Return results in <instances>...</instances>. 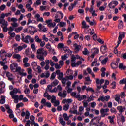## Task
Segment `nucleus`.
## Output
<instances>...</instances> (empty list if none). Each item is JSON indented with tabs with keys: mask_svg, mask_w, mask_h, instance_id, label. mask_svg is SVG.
<instances>
[{
	"mask_svg": "<svg viewBox=\"0 0 126 126\" xmlns=\"http://www.w3.org/2000/svg\"><path fill=\"white\" fill-rule=\"evenodd\" d=\"M110 111V109L109 108H106L104 109L102 108L100 110V118H105L106 116H109V113H108V112Z\"/></svg>",
	"mask_w": 126,
	"mask_h": 126,
	"instance_id": "f257e3e1",
	"label": "nucleus"
},
{
	"mask_svg": "<svg viewBox=\"0 0 126 126\" xmlns=\"http://www.w3.org/2000/svg\"><path fill=\"white\" fill-rule=\"evenodd\" d=\"M21 40L24 43H26V44H29V41L28 40H30V36L27 35L25 37H24V33H22L21 34Z\"/></svg>",
	"mask_w": 126,
	"mask_h": 126,
	"instance_id": "f03ea898",
	"label": "nucleus"
},
{
	"mask_svg": "<svg viewBox=\"0 0 126 126\" xmlns=\"http://www.w3.org/2000/svg\"><path fill=\"white\" fill-rule=\"evenodd\" d=\"M17 93H21V91L19 88H14L13 91L10 92V95L14 96V95H17L14 94H17Z\"/></svg>",
	"mask_w": 126,
	"mask_h": 126,
	"instance_id": "7ed1b4c3",
	"label": "nucleus"
},
{
	"mask_svg": "<svg viewBox=\"0 0 126 126\" xmlns=\"http://www.w3.org/2000/svg\"><path fill=\"white\" fill-rule=\"evenodd\" d=\"M125 34L126 33L122 32V33H121V32L119 33V36L118 37V40L117 41V43H118V45H120L121 44L122 40H123V38H125Z\"/></svg>",
	"mask_w": 126,
	"mask_h": 126,
	"instance_id": "20e7f679",
	"label": "nucleus"
},
{
	"mask_svg": "<svg viewBox=\"0 0 126 126\" xmlns=\"http://www.w3.org/2000/svg\"><path fill=\"white\" fill-rule=\"evenodd\" d=\"M21 117H24L25 116V119L26 120H28L29 119V117L30 116V113L28 111H26V113L24 111H22L21 114Z\"/></svg>",
	"mask_w": 126,
	"mask_h": 126,
	"instance_id": "39448f33",
	"label": "nucleus"
},
{
	"mask_svg": "<svg viewBox=\"0 0 126 126\" xmlns=\"http://www.w3.org/2000/svg\"><path fill=\"white\" fill-rule=\"evenodd\" d=\"M17 66H18V64L17 63H13L10 65V69L11 70V71L14 72V70H15L14 67H17Z\"/></svg>",
	"mask_w": 126,
	"mask_h": 126,
	"instance_id": "423d86ee",
	"label": "nucleus"
},
{
	"mask_svg": "<svg viewBox=\"0 0 126 126\" xmlns=\"http://www.w3.org/2000/svg\"><path fill=\"white\" fill-rule=\"evenodd\" d=\"M100 51L101 53H102V54H105V53H107L108 51V48H107V45L101 46Z\"/></svg>",
	"mask_w": 126,
	"mask_h": 126,
	"instance_id": "0eeeda50",
	"label": "nucleus"
},
{
	"mask_svg": "<svg viewBox=\"0 0 126 126\" xmlns=\"http://www.w3.org/2000/svg\"><path fill=\"white\" fill-rule=\"evenodd\" d=\"M117 109L118 110V111H119L120 114H122V113L125 112V110H126V107H123L122 106H117Z\"/></svg>",
	"mask_w": 126,
	"mask_h": 126,
	"instance_id": "6e6552de",
	"label": "nucleus"
},
{
	"mask_svg": "<svg viewBox=\"0 0 126 126\" xmlns=\"http://www.w3.org/2000/svg\"><path fill=\"white\" fill-rule=\"evenodd\" d=\"M11 97L12 99H14V103H15V104H17L19 100V96H18V95H14L13 96H11Z\"/></svg>",
	"mask_w": 126,
	"mask_h": 126,
	"instance_id": "1a4fd4ad",
	"label": "nucleus"
},
{
	"mask_svg": "<svg viewBox=\"0 0 126 126\" xmlns=\"http://www.w3.org/2000/svg\"><path fill=\"white\" fill-rule=\"evenodd\" d=\"M33 67V70L36 71V70H38V73H41L42 72V69H41V66L37 65L36 66H34Z\"/></svg>",
	"mask_w": 126,
	"mask_h": 126,
	"instance_id": "9d476101",
	"label": "nucleus"
},
{
	"mask_svg": "<svg viewBox=\"0 0 126 126\" xmlns=\"http://www.w3.org/2000/svg\"><path fill=\"white\" fill-rule=\"evenodd\" d=\"M120 84H125L123 89L126 90V78L121 80L119 82Z\"/></svg>",
	"mask_w": 126,
	"mask_h": 126,
	"instance_id": "9b49d317",
	"label": "nucleus"
},
{
	"mask_svg": "<svg viewBox=\"0 0 126 126\" xmlns=\"http://www.w3.org/2000/svg\"><path fill=\"white\" fill-rule=\"evenodd\" d=\"M118 65H119V64H118V63H116V62H113L111 63V67L113 69H116L118 68Z\"/></svg>",
	"mask_w": 126,
	"mask_h": 126,
	"instance_id": "f8f14e48",
	"label": "nucleus"
},
{
	"mask_svg": "<svg viewBox=\"0 0 126 126\" xmlns=\"http://www.w3.org/2000/svg\"><path fill=\"white\" fill-rule=\"evenodd\" d=\"M96 84L99 85V84H103L104 82H105V80L103 79H102L100 80V79H96Z\"/></svg>",
	"mask_w": 126,
	"mask_h": 126,
	"instance_id": "ddd939ff",
	"label": "nucleus"
},
{
	"mask_svg": "<svg viewBox=\"0 0 126 126\" xmlns=\"http://www.w3.org/2000/svg\"><path fill=\"white\" fill-rule=\"evenodd\" d=\"M119 69H121V70H125V69L126 68V66H124V64L123 63H119Z\"/></svg>",
	"mask_w": 126,
	"mask_h": 126,
	"instance_id": "4468645a",
	"label": "nucleus"
},
{
	"mask_svg": "<svg viewBox=\"0 0 126 126\" xmlns=\"http://www.w3.org/2000/svg\"><path fill=\"white\" fill-rule=\"evenodd\" d=\"M73 47H75V51H77L78 52L79 51V49L81 48V46L80 45H77V43L74 44Z\"/></svg>",
	"mask_w": 126,
	"mask_h": 126,
	"instance_id": "2eb2a0df",
	"label": "nucleus"
},
{
	"mask_svg": "<svg viewBox=\"0 0 126 126\" xmlns=\"http://www.w3.org/2000/svg\"><path fill=\"white\" fill-rule=\"evenodd\" d=\"M35 41L36 42V43H41L42 41V40L39 38V36L36 35L34 37Z\"/></svg>",
	"mask_w": 126,
	"mask_h": 126,
	"instance_id": "dca6fc26",
	"label": "nucleus"
},
{
	"mask_svg": "<svg viewBox=\"0 0 126 126\" xmlns=\"http://www.w3.org/2000/svg\"><path fill=\"white\" fill-rule=\"evenodd\" d=\"M1 99L0 100V103L3 104L5 103V97L4 96L2 95L1 96Z\"/></svg>",
	"mask_w": 126,
	"mask_h": 126,
	"instance_id": "f3484780",
	"label": "nucleus"
},
{
	"mask_svg": "<svg viewBox=\"0 0 126 126\" xmlns=\"http://www.w3.org/2000/svg\"><path fill=\"white\" fill-rule=\"evenodd\" d=\"M108 119L109 120L110 123H111V124H113L114 123V119H115V116H112H112H108Z\"/></svg>",
	"mask_w": 126,
	"mask_h": 126,
	"instance_id": "a211bd4d",
	"label": "nucleus"
},
{
	"mask_svg": "<svg viewBox=\"0 0 126 126\" xmlns=\"http://www.w3.org/2000/svg\"><path fill=\"white\" fill-rule=\"evenodd\" d=\"M14 72H18L19 74L20 72H21V67L17 66L15 67Z\"/></svg>",
	"mask_w": 126,
	"mask_h": 126,
	"instance_id": "6ab92c4d",
	"label": "nucleus"
},
{
	"mask_svg": "<svg viewBox=\"0 0 126 126\" xmlns=\"http://www.w3.org/2000/svg\"><path fill=\"white\" fill-rule=\"evenodd\" d=\"M59 121L62 126H65V121H63V118L61 117L59 119Z\"/></svg>",
	"mask_w": 126,
	"mask_h": 126,
	"instance_id": "aec40b11",
	"label": "nucleus"
},
{
	"mask_svg": "<svg viewBox=\"0 0 126 126\" xmlns=\"http://www.w3.org/2000/svg\"><path fill=\"white\" fill-rule=\"evenodd\" d=\"M63 49V51H64L65 52L66 51H68V52H70V54L72 53V51L69 50L68 47L67 46H65V47L64 46Z\"/></svg>",
	"mask_w": 126,
	"mask_h": 126,
	"instance_id": "412c9836",
	"label": "nucleus"
},
{
	"mask_svg": "<svg viewBox=\"0 0 126 126\" xmlns=\"http://www.w3.org/2000/svg\"><path fill=\"white\" fill-rule=\"evenodd\" d=\"M69 109V104H67L63 106V110L64 111H67Z\"/></svg>",
	"mask_w": 126,
	"mask_h": 126,
	"instance_id": "4be33fe9",
	"label": "nucleus"
},
{
	"mask_svg": "<svg viewBox=\"0 0 126 126\" xmlns=\"http://www.w3.org/2000/svg\"><path fill=\"white\" fill-rule=\"evenodd\" d=\"M52 86H57V85H58L59 84V81L57 79L55 80L53 83H52Z\"/></svg>",
	"mask_w": 126,
	"mask_h": 126,
	"instance_id": "5701e85b",
	"label": "nucleus"
},
{
	"mask_svg": "<svg viewBox=\"0 0 126 126\" xmlns=\"http://www.w3.org/2000/svg\"><path fill=\"white\" fill-rule=\"evenodd\" d=\"M108 60H109V58L108 57L105 58L104 59L102 60L101 63L102 64H106L107 62H108Z\"/></svg>",
	"mask_w": 126,
	"mask_h": 126,
	"instance_id": "b1692460",
	"label": "nucleus"
},
{
	"mask_svg": "<svg viewBox=\"0 0 126 126\" xmlns=\"http://www.w3.org/2000/svg\"><path fill=\"white\" fill-rule=\"evenodd\" d=\"M67 86L66 87L65 89L67 90V88H70L71 86V82L68 81L66 83Z\"/></svg>",
	"mask_w": 126,
	"mask_h": 126,
	"instance_id": "393cba45",
	"label": "nucleus"
},
{
	"mask_svg": "<svg viewBox=\"0 0 126 126\" xmlns=\"http://www.w3.org/2000/svg\"><path fill=\"white\" fill-rule=\"evenodd\" d=\"M43 52H44V48L39 49L37 51V53L38 55H42Z\"/></svg>",
	"mask_w": 126,
	"mask_h": 126,
	"instance_id": "a878e982",
	"label": "nucleus"
},
{
	"mask_svg": "<svg viewBox=\"0 0 126 126\" xmlns=\"http://www.w3.org/2000/svg\"><path fill=\"white\" fill-rule=\"evenodd\" d=\"M75 61H76V57L74 55H72L71 57V63L75 62Z\"/></svg>",
	"mask_w": 126,
	"mask_h": 126,
	"instance_id": "bb28decb",
	"label": "nucleus"
},
{
	"mask_svg": "<svg viewBox=\"0 0 126 126\" xmlns=\"http://www.w3.org/2000/svg\"><path fill=\"white\" fill-rule=\"evenodd\" d=\"M67 79L66 78V77L65 78H63L62 79V84L65 85L66 83V81H67Z\"/></svg>",
	"mask_w": 126,
	"mask_h": 126,
	"instance_id": "cd10ccee",
	"label": "nucleus"
},
{
	"mask_svg": "<svg viewBox=\"0 0 126 126\" xmlns=\"http://www.w3.org/2000/svg\"><path fill=\"white\" fill-rule=\"evenodd\" d=\"M23 49V47H22V46H19L17 47V48H15L14 50H15V52H17V50L18 52H20Z\"/></svg>",
	"mask_w": 126,
	"mask_h": 126,
	"instance_id": "c85d7f7f",
	"label": "nucleus"
},
{
	"mask_svg": "<svg viewBox=\"0 0 126 126\" xmlns=\"http://www.w3.org/2000/svg\"><path fill=\"white\" fill-rule=\"evenodd\" d=\"M84 50V51H83V54L85 56H87V55H88V53H89V51H88V50H87V48H85Z\"/></svg>",
	"mask_w": 126,
	"mask_h": 126,
	"instance_id": "c756f323",
	"label": "nucleus"
},
{
	"mask_svg": "<svg viewBox=\"0 0 126 126\" xmlns=\"http://www.w3.org/2000/svg\"><path fill=\"white\" fill-rule=\"evenodd\" d=\"M66 56H67V54H65L64 55L62 56H61L62 60H63V61H65V60H66V59L68 58V57Z\"/></svg>",
	"mask_w": 126,
	"mask_h": 126,
	"instance_id": "7c9ffc66",
	"label": "nucleus"
},
{
	"mask_svg": "<svg viewBox=\"0 0 126 126\" xmlns=\"http://www.w3.org/2000/svg\"><path fill=\"white\" fill-rule=\"evenodd\" d=\"M123 27H124V25L123 24V21L121 20L118 25V28L119 29H121V28H123Z\"/></svg>",
	"mask_w": 126,
	"mask_h": 126,
	"instance_id": "2f4dec72",
	"label": "nucleus"
},
{
	"mask_svg": "<svg viewBox=\"0 0 126 126\" xmlns=\"http://www.w3.org/2000/svg\"><path fill=\"white\" fill-rule=\"evenodd\" d=\"M94 100V96L93 95H90L89 97L88 98V102H91Z\"/></svg>",
	"mask_w": 126,
	"mask_h": 126,
	"instance_id": "473e14b6",
	"label": "nucleus"
},
{
	"mask_svg": "<svg viewBox=\"0 0 126 126\" xmlns=\"http://www.w3.org/2000/svg\"><path fill=\"white\" fill-rule=\"evenodd\" d=\"M0 22H1V24H2L3 26H4V25L6 26V25H7V22H6L5 23V20L3 19V20H1V21H0Z\"/></svg>",
	"mask_w": 126,
	"mask_h": 126,
	"instance_id": "72a5a7b5",
	"label": "nucleus"
},
{
	"mask_svg": "<svg viewBox=\"0 0 126 126\" xmlns=\"http://www.w3.org/2000/svg\"><path fill=\"white\" fill-rule=\"evenodd\" d=\"M120 46L119 43H117V46L114 48V54H118V48Z\"/></svg>",
	"mask_w": 126,
	"mask_h": 126,
	"instance_id": "f704fd0d",
	"label": "nucleus"
},
{
	"mask_svg": "<svg viewBox=\"0 0 126 126\" xmlns=\"http://www.w3.org/2000/svg\"><path fill=\"white\" fill-rule=\"evenodd\" d=\"M94 50V54H99V49L97 48H93Z\"/></svg>",
	"mask_w": 126,
	"mask_h": 126,
	"instance_id": "c9c22d12",
	"label": "nucleus"
},
{
	"mask_svg": "<svg viewBox=\"0 0 126 126\" xmlns=\"http://www.w3.org/2000/svg\"><path fill=\"white\" fill-rule=\"evenodd\" d=\"M53 104L54 107H58L60 105V101L57 100Z\"/></svg>",
	"mask_w": 126,
	"mask_h": 126,
	"instance_id": "e433bc0d",
	"label": "nucleus"
},
{
	"mask_svg": "<svg viewBox=\"0 0 126 126\" xmlns=\"http://www.w3.org/2000/svg\"><path fill=\"white\" fill-rule=\"evenodd\" d=\"M23 28L22 27H19L18 28H17V29H16L15 30V31H16V33H18L20 31H21V30H22V29Z\"/></svg>",
	"mask_w": 126,
	"mask_h": 126,
	"instance_id": "4c0bfd02",
	"label": "nucleus"
},
{
	"mask_svg": "<svg viewBox=\"0 0 126 126\" xmlns=\"http://www.w3.org/2000/svg\"><path fill=\"white\" fill-rule=\"evenodd\" d=\"M69 113H70V114H77V115H79V113L77 112V110H74V111L70 110Z\"/></svg>",
	"mask_w": 126,
	"mask_h": 126,
	"instance_id": "58836bf2",
	"label": "nucleus"
},
{
	"mask_svg": "<svg viewBox=\"0 0 126 126\" xmlns=\"http://www.w3.org/2000/svg\"><path fill=\"white\" fill-rule=\"evenodd\" d=\"M0 86H1V88H5V83L3 81H1L0 82Z\"/></svg>",
	"mask_w": 126,
	"mask_h": 126,
	"instance_id": "ea45409f",
	"label": "nucleus"
},
{
	"mask_svg": "<svg viewBox=\"0 0 126 126\" xmlns=\"http://www.w3.org/2000/svg\"><path fill=\"white\" fill-rule=\"evenodd\" d=\"M97 101H98L99 102H100V101H101V102H105V97L104 96H101L99 98H98L97 99Z\"/></svg>",
	"mask_w": 126,
	"mask_h": 126,
	"instance_id": "a19ab883",
	"label": "nucleus"
},
{
	"mask_svg": "<svg viewBox=\"0 0 126 126\" xmlns=\"http://www.w3.org/2000/svg\"><path fill=\"white\" fill-rule=\"evenodd\" d=\"M63 47H64V44H63V43H60L58 44V48L60 49H63Z\"/></svg>",
	"mask_w": 126,
	"mask_h": 126,
	"instance_id": "79ce46f5",
	"label": "nucleus"
},
{
	"mask_svg": "<svg viewBox=\"0 0 126 126\" xmlns=\"http://www.w3.org/2000/svg\"><path fill=\"white\" fill-rule=\"evenodd\" d=\"M13 57L14 58V59H21V56H20V55L19 54H15L13 55Z\"/></svg>",
	"mask_w": 126,
	"mask_h": 126,
	"instance_id": "37998d69",
	"label": "nucleus"
},
{
	"mask_svg": "<svg viewBox=\"0 0 126 126\" xmlns=\"http://www.w3.org/2000/svg\"><path fill=\"white\" fill-rule=\"evenodd\" d=\"M111 85H112V89H116V87L117 86V84L116 83V82L115 81L111 83Z\"/></svg>",
	"mask_w": 126,
	"mask_h": 126,
	"instance_id": "c03bdc74",
	"label": "nucleus"
},
{
	"mask_svg": "<svg viewBox=\"0 0 126 126\" xmlns=\"http://www.w3.org/2000/svg\"><path fill=\"white\" fill-rule=\"evenodd\" d=\"M21 39V38H20V35H19L18 34L16 35V37H15L16 41H17V42H19L20 41Z\"/></svg>",
	"mask_w": 126,
	"mask_h": 126,
	"instance_id": "a18cd8bd",
	"label": "nucleus"
},
{
	"mask_svg": "<svg viewBox=\"0 0 126 126\" xmlns=\"http://www.w3.org/2000/svg\"><path fill=\"white\" fill-rule=\"evenodd\" d=\"M76 98L78 99V101H82L83 100L82 97H81V96H80V94L77 95V96H76Z\"/></svg>",
	"mask_w": 126,
	"mask_h": 126,
	"instance_id": "49530a36",
	"label": "nucleus"
},
{
	"mask_svg": "<svg viewBox=\"0 0 126 126\" xmlns=\"http://www.w3.org/2000/svg\"><path fill=\"white\" fill-rule=\"evenodd\" d=\"M66 78L67 79V80H68L69 79L70 80H72V79H73V76L72 75H70V76H66Z\"/></svg>",
	"mask_w": 126,
	"mask_h": 126,
	"instance_id": "de8ad7c7",
	"label": "nucleus"
},
{
	"mask_svg": "<svg viewBox=\"0 0 126 126\" xmlns=\"http://www.w3.org/2000/svg\"><path fill=\"white\" fill-rule=\"evenodd\" d=\"M110 112H111V113H115V114H117V110H116V108L114 107L110 109Z\"/></svg>",
	"mask_w": 126,
	"mask_h": 126,
	"instance_id": "09e8293b",
	"label": "nucleus"
},
{
	"mask_svg": "<svg viewBox=\"0 0 126 126\" xmlns=\"http://www.w3.org/2000/svg\"><path fill=\"white\" fill-rule=\"evenodd\" d=\"M44 106H46L48 108H51L52 107V104L50 102H47Z\"/></svg>",
	"mask_w": 126,
	"mask_h": 126,
	"instance_id": "8fccbe9b",
	"label": "nucleus"
},
{
	"mask_svg": "<svg viewBox=\"0 0 126 126\" xmlns=\"http://www.w3.org/2000/svg\"><path fill=\"white\" fill-rule=\"evenodd\" d=\"M47 81H46V79L41 80L40 81V84L42 85H44V84H46Z\"/></svg>",
	"mask_w": 126,
	"mask_h": 126,
	"instance_id": "3c124183",
	"label": "nucleus"
},
{
	"mask_svg": "<svg viewBox=\"0 0 126 126\" xmlns=\"http://www.w3.org/2000/svg\"><path fill=\"white\" fill-rule=\"evenodd\" d=\"M58 78L59 80H62L63 78V73H61V75H59Z\"/></svg>",
	"mask_w": 126,
	"mask_h": 126,
	"instance_id": "603ef678",
	"label": "nucleus"
},
{
	"mask_svg": "<svg viewBox=\"0 0 126 126\" xmlns=\"http://www.w3.org/2000/svg\"><path fill=\"white\" fill-rule=\"evenodd\" d=\"M57 110L58 111V112H61V111H63V107H62L61 105L58 106H57Z\"/></svg>",
	"mask_w": 126,
	"mask_h": 126,
	"instance_id": "864d4df0",
	"label": "nucleus"
},
{
	"mask_svg": "<svg viewBox=\"0 0 126 126\" xmlns=\"http://www.w3.org/2000/svg\"><path fill=\"white\" fill-rule=\"evenodd\" d=\"M31 48L32 49V51H36V47L34 44H32L31 46Z\"/></svg>",
	"mask_w": 126,
	"mask_h": 126,
	"instance_id": "5fc2aeb1",
	"label": "nucleus"
},
{
	"mask_svg": "<svg viewBox=\"0 0 126 126\" xmlns=\"http://www.w3.org/2000/svg\"><path fill=\"white\" fill-rule=\"evenodd\" d=\"M113 5V2H111L109 4L108 6L110 8H115L116 7V6H112Z\"/></svg>",
	"mask_w": 126,
	"mask_h": 126,
	"instance_id": "6e6d98bb",
	"label": "nucleus"
},
{
	"mask_svg": "<svg viewBox=\"0 0 126 126\" xmlns=\"http://www.w3.org/2000/svg\"><path fill=\"white\" fill-rule=\"evenodd\" d=\"M28 74H29V75L32 74V72H33V70H32V69L31 68H28Z\"/></svg>",
	"mask_w": 126,
	"mask_h": 126,
	"instance_id": "4d7b16f0",
	"label": "nucleus"
},
{
	"mask_svg": "<svg viewBox=\"0 0 126 126\" xmlns=\"http://www.w3.org/2000/svg\"><path fill=\"white\" fill-rule=\"evenodd\" d=\"M45 98H47L48 100H51L52 99V96L49 94H47L46 95H45Z\"/></svg>",
	"mask_w": 126,
	"mask_h": 126,
	"instance_id": "13d9d810",
	"label": "nucleus"
},
{
	"mask_svg": "<svg viewBox=\"0 0 126 126\" xmlns=\"http://www.w3.org/2000/svg\"><path fill=\"white\" fill-rule=\"evenodd\" d=\"M96 105H97V104L95 102L91 103V106L92 107V108H94L96 107Z\"/></svg>",
	"mask_w": 126,
	"mask_h": 126,
	"instance_id": "bf43d9fd",
	"label": "nucleus"
},
{
	"mask_svg": "<svg viewBox=\"0 0 126 126\" xmlns=\"http://www.w3.org/2000/svg\"><path fill=\"white\" fill-rule=\"evenodd\" d=\"M5 7H6L5 5H2L0 7V10H1V11H3V10L5 9Z\"/></svg>",
	"mask_w": 126,
	"mask_h": 126,
	"instance_id": "052dcab7",
	"label": "nucleus"
},
{
	"mask_svg": "<svg viewBox=\"0 0 126 126\" xmlns=\"http://www.w3.org/2000/svg\"><path fill=\"white\" fill-rule=\"evenodd\" d=\"M85 40H87V41H90V36L89 35H86L84 37Z\"/></svg>",
	"mask_w": 126,
	"mask_h": 126,
	"instance_id": "680f3d73",
	"label": "nucleus"
},
{
	"mask_svg": "<svg viewBox=\"0 0 126 126\" xmlns=\"http://www.w3.org/2000/svg\"><path fill=\"white\" fill-rule=\"evenodd\" d=\"M71 65L72 67H75L77 66L76 65V63H75V62H71Z\"/></svg>",
	"mask_w": 126,
	"mask_h": 126,
	"instance_id": "e2e57ef3",
	"label": "nucleus"
},
{
	"mask_svg": "<svg viewBox=\"0 0 126 126\" xmlns=\"http://www.w3.org/2000/svg\"><path fill=\"white\" fill-rule=\"evenodd\" d=\"M51 79H55L56 78V73L55 72H53L51 76Z\"/></svg>",
	"mask_w": 126,
	"mask_h": 126,
	"instance_id": "0e129e2a",
	"label": "nucleus"
},
{
	"mask_svg": "<svg viewBox=\"0 0 126 126\" xmlns=\"http://www.w3.org/2000/svg\"><path fill=\"white\" fill-rule=\"evenodd\" d=\"M65 92H66V91H64L62 93V96L61 97H63V98H65L66 97V94H65Z\"/></svg>",
	"mask_w": 126,
	"mask_h": 126,
	"instance_id": "69168bd1",
	"label": "nucleus"
},
{
	"mask_svg": "<svg viewBox=\"0 0 126 126\" xmlns=\"http://www.w3.org/2000/svg\"><path fill=\"white\" fill-rule=\"evenodd\" d=\"M6 75L7 77H11V76H12V74L9 73V72H7L6 73Z\"/></svg>",
	"mask_w": 126,
	"mask_h": 126,
	"instance_id": "338daca9",
	"label": "nucleus"
},
{
	"mask_svg": "<svg viewBox=\"0 0 126 126\" xmlns=\"http://www.w3.org/2000/svg\"><path fill=\"white\" fill-rule=\"evenodd\" d=\"M31 121L30 120H28L25 124V126H30V123Z\"/></svg>",
	"mask_w": 126,
	"mask_h": 126,
	"instance_id": "774afa93",
	"label": "nucleus"
}]
</instances>
